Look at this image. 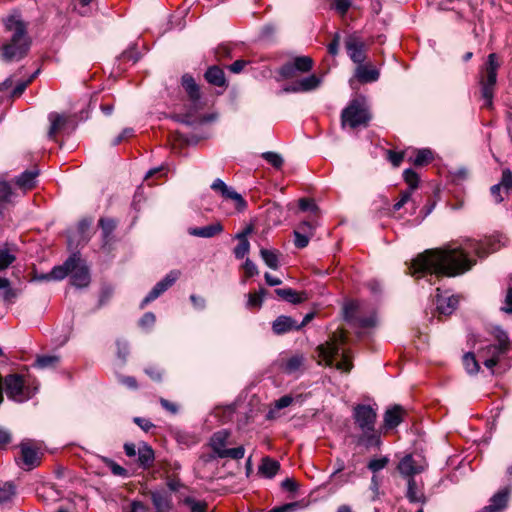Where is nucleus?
Listing matches in <instances>:
<instances>
[{
    "instance_id": "nucleus-1",
    "label": "nucleus",
    "mask_w": 512,
    "mask_h": 512,
    "mask_svg": "<svg viewBox=\"0 0 512 512\" xmlns=\"http://www.w3.org/2000/svg\"><path fill=\"white\" fill-rule=\"evenodd\" d=\"M473 251L478 257H486L496 250L491 240H469L465 247L428 249L412 260L410 269L413 275H435L437 277H455L469 271L475 260L468 257V251Z\"/></svg>"
},
{
    "instance_id": "nucleus-2",
    "label": "nucleus",
    "mask_w": 512,
    "mask_h": 512,
    "mask_svg": "<svg viewBox=\"0 0 512 512\" xmlns=\"http://www.w3.org/2000/svg\"><path fill=\"white\" fill-rule=\"evenodd\" d=\"M4 26L12 35L0 48L1 59L6 63L18 62L28 55L32 44L28 35V24L20 17L12 15L4 21Z\"/></svg>"
},
{
    "instance_id": "nucleus-3",
    "label": "nucleus",
    "mask_w": 512,
    "mask_h": 512,
    "mask_svg": "<svg viewBox=\"0 0 512 512\" xmlns=\"http://www.w3.org/2000/svg\"><path fill=\"white\" fill-rule=\"evenodd\" d=\"M352 417L357 428L362 432L359 442L369 447H379L380 434L376 431L377 411L368 404H357L352 411Z\"/></svg>"
},
{
    "instance_id": "nucleus-4",
    "label": "nucleus",
    "mask_w": 512,
    "mask_h": 512,
    "mask_svg": "<svg viewBox=\"0 0 512 512\" xmlns=\"http://www.w3.org/2000/svg\"><path fill=\"white\" fill-rule=\"evenodd\" d=\"M500 68L498 56L491 53L487 56L485 64L480 69L479 84L481 86V95L485 101L484 106L491 108L493 105L494 91L497 83V72Z\"/></svg>"
},
{
    "instance_id": "nucleus-5",
    "label": "nucleus",
    "mask_w": 512,
    "mask_h": 512,
    "mask_svg": "<svg viewBox=\"0 0 512 512\" xmlns=\"http://www.w3.org/2000/svg\"><path fill=\"white\" fill-rule=\"evenodd\" d=\"M371 113L363 100L354 99L341 113L342 126L348 125L355 129L358 127H367L371 120Z\"/></svg>"
},
{
    "instance_id": "nucleus-6",
    "label": "nucleus",
    "mask_w": 512,
    "mask_h": 512,
    "mask_svg": "<svg viewBox=\"0 0 512 512\" xmlns=\"http://www.w3.org/2000/svg\"><path fill=\"white\" fill-rule=\"evenodd\" d=\"M313 68V59L309 56H298L293 60L284 63L278 70L277 81L289 80L299 73H307Z\"/></svg>"
},
{
    "instance_id": "nucleus-7",
    "label": "nucleus",
    "mask_w": 512,
    "mask_h": 512,
    "mask_svg": "<svg viewBox=\"0 0 512 512\" xmlns=\"http://www.w3.org/2000/svg\"><path fill=\"white\" fill-rule=\"evenodd\" d=\"M5 391L8 398L18 402H23L31 397L23 376L18 374H11L5 378Z\"/></svg>"
},
{
    "instance_id": "nucleus-8",
    "label": "nucleus",
    "mask_w": 512,
    "mask_h": 512,
    "mask_svg": "<svg viewBox=\"0 0 512 512\" xmlns=\"http://www.w3.org/2000/svg\"><path fill=\"white\" fill-rule=\"evenodd\" d=\"M211 189L219 193L225 200H231L235 204L238 212H243L247 208V201L243 196L237 193L232 187H229L223 180L217 178L211 184Z\"/></svg>"
},
{
    "instance_id": "nucleus-9",
    "label": "nucleus",
    "mask_w": 512,
    "mask_h": 512,
    "mask_svg": "<svg viewBox=\"0 0 512 512\" xmlns=\"http://www.w3.org/2000/svg\"><path fill=\"white\" fill-rule=\"evenodd\" d=\"M345 342L343 333L333 334L325 344L318 346L319 356L326 362L328 366H332L335 357L339 354L340 345Z\"/></svg>"
},
{
    "instance_id": "nucleus-10",
    "label": "nucleus",
    "mask_w": 512,
    "mask_h": 512,
    "mask_svg": "<svg viewBox=\"0 0 512 512\" xmlns=\"http://www.w3.org/2000/svg\"><path fill=\"white\" fill-rule=\"evenodd\" d=\"M179 276H180V271H178V270L170 271L161 281H159L155 284V286L151 289V291L142 300L140 307L144 308L147 304L156 300L159 296H161L166 290H168L177 281Z\"/></svg>"
},
{
    "instance_id": "nucleus-11",
    "label": "nucleus",
    "mask_w": 512,
    "mask_h": 512,
    "mask_svg": "<svg viewBox=\"0 0 512 512\" xmlns=\"http://www.w3.org/2000/svg\"><path fill=\"white\" fill-rule=\"evenodd\" d=\"M17 464L23 470L30 471L38 467L41 463V453L31 447L28 443L20 444V457L17 458Z\"/></svg>"
},
{
    "instance_id": "nucleus-12",
    "label": "nucleus",
    "mask_w": 512,
    "mask_h": 512,
    "mask_svg": "<svg viewBox=\"0 0 512 512\" xmlns=\"http://www.w3.org/2000/svg\"><path fill=\"white\" fill-rule=\"evenodd\" d=\"M119 221L113 217H100L98 227L101 230V248L110 250L111 245L115 241L114 232L118 227Z\"/></svg>"
},
{
    "instance_id": "nucleus-13",
    "label": "nucleus",
    "mask_w": 512,
    "mask_h": 512,
    "mask_svg": "<svg viewBox=\"0 0 512 512\" xmlns=\"http://www.w3.org/2000/svg\"><path fill=\"white\" fill-rule=\"evenodd\" d=\"M424 460H416L412 454L405 455L398 463L397 470L404 478H414L415 475L422 473L426 469Z\"/></svg>"
},
{
    "instance_id": "nucleus-14",
    "label": "nucleus",
    "mask_w": 512,
    "mask_h": 512,
    "mask_svg": "<svg viewBox=\"0 0 512 512\" xmlns=\"http://www.w3.org/2000/svg\"><path fill=\"white\" fill-rule=\"evenodd\" d=\"M508 351L495 344H489L478 351L479 357L483 360L485 367L493 371V368L500 362L502 356ZM494 372H492L493 374Z\"/></svg>"
},
{
    "instance_id": "nucleus-15",
    "label": "nucleus",
    "mask_w": 512,
    "mask_h": 512,
    "mask_svg": "<svg viewBox=\"0 0 512 512\" xmlns=\"http://www.w3.org/2000/svg\"><path fill=\"white\" fill-rule=\"evenodd\" d=\"M345 48L350 59L358 65L363 64L366 59L365 44L356 35H349L345 40Z\"/></svg>"
},
{
    "instance_id": "nucleus-16",
    "label": "nucleus",
    "mask_w": 512,
    "mask_h": 512,
    "mask_svg": "<svg viewBox=\"0 0 512 512\" xmlns=\"http://www.w3.org/2000/svg\"><path fill=\"white\" fill-rule=\"evenodd\" d=\"M506 192L512 189V171L509 168L502 170V176L499 183L491 186L490 193L496 203H501L504 198L501 195V190Z\"/></svg>"
},
{
    "instance_id": "nucleus-17",
    "label": "nucleus",
    "mask_w": 512,
    "mask_h": 512,
    "mask_svg": "<svg viewBox=\"0 0 512 512\" xmlns=\"http://www.w3.org/2000/svg\"><path fill=\"white\" fill-rule=\"evenodd\" d=\"M70 282L77 288H84L90 284L91 278L89 269L86 265L80 262L76 264V267L70 271Z\"/></svg>"
},
{
    "instance_id": "nucleus-18",
    "label": "nucleus",
    "mask_w": 512,
    "mask_h": 512,
    "mask_svg": "<svg viewBox=\"0 0 512 512\" xmlns=\"http://www.w3.org/2000/svg\"><path fill=\"white\" fill-rule=\"evenodd\" d=\"M404 415L405 410L400 405L387 409L383 417L384 428L387 430L396 428L403 421Z\"/></svg>"
},
{
    "instance_id": "nucleus-19",
    "label": "nucleus",
    "mask_w": 512,
    "mask_h": 512,
    "mask_svg": "<svg viewBox=\"0 0 512 512\" xmlns=\"http://www.w3.org/2000/svg\"><path fill=\"white\" fill-rule=\"evenodd\" d=\"M40 171L37 167L30 170H25L15 178V184L24 192L30 191L36 187L37 177Z\"/></svg>"
},
{
    "instance_id": "nucleus-20",
    "label": "nucleus",
    "mask_w": 512,
    "mask_h": 512,
    "mask_svg": "<svg viewBox=\"0 0 512 512\" xmlns=\"http://www.w3.org/2000/svg\"><path fill=\"white\" fill-rule=\"evenodd\" d=\"M272 330L276 335H283L291 331L300 330V326L292 317L281 315L273 321Z\"/></svg>"
},
{
    "instance_id": "nucleus-21",
    "label": "nucleus",
    "mask_w": 512,
    "mask_h": 512,
    "mask_svg": "<svg viewBox=\"0 0 512 512\" xmlns=\"http://www.w3.org/2000/svg\"><path fill=\"white\" fill-rule=\"evenodd\" d=\"M435 155L430 148L413 149L407 160L415 167H424L432 163Z\"/></svg>"
},
{
    "instance_id": "nucleus-22",
    "label": "nucleus",
    "mask_w": 512,
    "mask_h": 512,
    "mask_svg": "<svg viewBox=\"0 0 512 512\" xmlns=\"http://www.w3.org/2000/svg\"><path fill=\"white\" fill-rule=\"evenodd\" d=\"M79 262L80 257L77 254H73L62 265L55 266L49 272V276L52 277V280H62L76 267V264Z\"/></svg>"
},
{
    "instance_id": "nucleus-23",
    "label": "nucleus",
    "mask_w": 512,
    "mask_h": 512,
    "mask_svg": "<svg viewBox=\"0 0 512 512\" xmlns=\"http://www.w3.org/2000/svg\"><path fill=\"white\" fill-rule=\"evenodd\" d=\"M229 437L230 432L226 429L219 430L211 436L209 445L216 457L220 458L222 451L227 449L226 445L228 444Z\"/></svg>"
},
{
    "instance_id": "nucleus-24",
    "label": "nucleus",
    "mask_w": 512,
    "mask_h": 512,
    "mask_svg": "<svg viewBox=\"0 0 512 512\" xmlns=\"http://www.w3.org/2000/svg\"><path fill=\"white\" fill-rule=\"evenodd\" d=\"M379 71L370 64H361L356 67L355 77L360 83H372L379 79Z\"/></svg>"
},
{
    "instance_id": "nucleus-25",
    "label": "nucleus",
    "mask_w": 512,
    "mask_h": 512,
    "mask_svg": "<svg viewBox=\"0 0 512 512\" xmlns=\"http://www.w3.org/2000/svg\"><path fill=\"white\" fill-rule=\"evenodd\" d=\"M274 292L279 298L292 304H300L308 299L307 292H298L292 288H277Z\"/></svg>"
},
{
    "instance_id": "nucleus-26",
    "label": "nucleus",
    "mask_w": 512,
    "mask_h": 512,
    "mask_svg": "<svg viewBox=\"0 0 512 512\" xmlns=\"http://www.w3.org/2000/svg\"><path fill=\"white\" fill-rule=\"evenodd\" d=\"M204 78L209 84L213 86L224 88L228 86L223 69L217 65L208 67V69L204 73Z\"/></svg>"
},
{
    "instance_id": "nucleus-27",
    "label": "nucleus",
    "mask_w": 512,
    "mask_h": 512,
    "mask_svg": "<svg viewBox=\"0 0 512 512\" xmlns=\"http://www.w3.org/2000/svg\"><path fill=\"white\" fill-rule=\"evenodd\" d=\"M223 225L215 222L204 227H194L189 229V234L200 238H212L223 232Z\"/></svg>"
},
{
    "instance_id": "nucleus-28",
    "label": "nucleus",
    "mask_w": 512,
    "mask_h": 512,
    "mask_svg": "<svg viewBox=\"0 0 512 512\" xmlns=\"http://www.w3.org/2000/svg\"><path fill=\"white\" fill-rule=\"evenodd\" d=\"M181 84H182V87L184 88L185 92L187 93L189 99L193 103H196L200 100V98H201L200 87L196 83V81L192 75L184 74L181 78Z\"/></svg>"
},
{
    "instance_id": "nucleus-29",
    "label": "nucleus",
    "mask_w": 512,
    "mask_h": 512,
    "mask_svg": "<svg viewBox=\"0 0 512 512\" xmlns=\"http://www.w3.org/2000/svg\"><path fill=\"white\" fill-rule=\"evenodd\" d=\"M510 488L505 487L502 490L498 491L496 494L492 496L490 499V505L486 507L490 512L498 511L504 509L509 500Z\"/></svg>"
},
{
    "instance_id": "nucleus-30",
    "label": "nucleus",
    "mask_w": 512,
    "mask_h": 512,
    "mask_svg": "<svg viewBox=\"0 0 512 512\" xmlns=\"http://www.w3.org/2000/svg\"><path fill=\"white\" fill-rule=\"evenodd\" d=\"M437 309L440 314L450 315L456 309L459 300L456 296L443 297L440 294L436 295Z\"/></svg>"
},
{
    "instance_id": "nucleus-31",
    "label": "nucleus",
    "mask_w": 512,
    "mask_h": 512,
    "mask_svg": "<svg viewBox=\"0 0 512 512\" xmlns=\"http://www.w3.org/2000/svg\"><path fill=\"white\" fill-rule=\"evenodd\" d=\"M50 128L48 131V137L54 140L57 133L60 132L68 122V118L58 113L49 114Z\"/></svg>"
},
{
    "instance_id": "nucleus-32",
    "label": "nucleus",
    "mask_w": 512,
    "mask_h": 512,
    "mask_svg": "<svg viewBox=\"0 0 512 512\" xmlns=\"http://www.w3.org/2000/svg\"><path fill=\"white\" fill-rule=\"evenodd\" d=\"M137 455H138V463L142 468L147 469L153 465V462L155 459V454H154V450L152 449V447L149 446L148 444L143 443L138 448Z\"/></svg>"
},
{
    "instance_id": "nucleus-33",
    "label": "nucleus",
    "mask_w": 512,
    "mask_h": 512,
    "mask_svg": "<svg viewBox=\"0 0 512 512\" xmlns=\"http://www.w3.org/2000/svg\"><path fill=\"white\" fill-rule=\"evenodd\" d=\"M16 249L5 243L0 246V271L6 270L16 260Z\"/></svg>"
},
{
    "instance_id": "nucleus-34",
    "label": "nucleus",
    "mask_w": 512,
    "mask_h": 512,
    "mask_svg": "<svg viewBox=\"0 0 512 512\" xmlns=\"http://www.w3.org/2000/svg\"><path fill=\"white\" fill-rule=\"evenodd\" d=\"M151 500L155 512H170L172 505L170 498L163 492H152Z\"/></svg>"
},
{
    "instance_id": "nucleus-35",
    "label": "nucleus",
    "mask_w": 512,
    "mask_h": 512,
    "mask_svg": "<svg viewBox=\"0 0 512 512\" xmlns=\"http://www.w3.org/2000/svg\"><path fill=\"white\" fill-rule=\"evenodd\" d=\"M280 464L278 461L264 457L259 466V473L266 478H273L279 471Z\"/></svg>"
},
{
    "instance_id": "nucleus-36",
    "label": "nucleus",
    "mask_w": 512,
    "mask_h": 512,
    "mask_svg": "<svg viewBox=\"0 0 512 512\" xmlns=\"http://www.w3.org/2000/svg\"><path fill=\"white\" fill-rule=\"evenodd\" d=\"M260 256H261L262 260L264 261V263L269 268H271L273 270H277L279 268L280 253L278 250H275V249L270 250V249H266V248H261Z\"/></svg>"
},
{
    "instance_id": "nucleus-37",
    "label": "nucleus",
    "mask_w": 512,
    "mask_h": 512,
    "mask_svg": "<svg viewBox=\"0 0 512 512\" xmlns=\"http://www.w3.org/2000/svg\"><path fill=\"white\" fill-rule=\"evenodd\" d=\"M490 334L493 336V338L497 342L496 345H498L499 347L503 348L504 350H506L508 352L510 351L511 341H510V338H509L507 332L502 327L494 326L491 329Z\"/></svg>"
},
{
    "instance_id": "nucleus-38",
    "label": "nucleus",
    "mask_w": 512,
    "mask_h": 512,
    "mask_svg": "<svg viewBox=\"0 0 512 512\" xmlns=\"http://www.w3.org/2000/svg\"><path fill=\"white\" fill-rule=\"evenodd\" d=\"M13 194L14 192L11 184L0 177V214L2 213L5 205L11 202Z\"/></svg>"
},
{
    "instance_id": "nucleus-39",
    "label": "nucleus",
    "mask_w": 512,
    "mask_h": 512,
    "mask_svg": "<svg viewBox=\"0 0 512 512\" xmlns=\"http://www.w3.org/2000/svg\"><path fill=\"white\" fill-rule=\"evenodd\" d=\"M266 294L264 288H260L258 292L248 293L246 307L250 310L260 309L263 304V299Z\"/></svg>"
},
{
    "instance_id": "nucleus-40",
    "label": "nucleus",
    "mask_w": 512,
    "mask_h": 512,
    "mask_svg": "<svg viewBox=\"0 0 512 512\" xmlns=\"http://www.w3.org/2000/svg\"><path fill=\"white\" fill-rule=\"evenodd\" d=\"M406 497L413 503L420 502L423 499V493L418 489L417 483L412 477L407 479Z\"/></svg>"
},
{
    "instance_id": "nucleus-41",
    "label": "nucleus",
    "mask_w": 512,
    "mask_h": 512,
    "mask_svg": "<svg viewBox=\"0 0 512 512\" xmlns=\"http://www.w3.org/2000/svg\"><path fill=\"white\" fill-rule=\"evenodd\" d=\"M320 78L312 74L297 81L300 92H309L315 90L320 85Z\"/></svg>"
},
{
    "instance_id": "nucleus-42",
    "label": "nucleus",
    "mask_w": 512,
    "mask_h": 512,
    "mask_svg": "<svg viewBox=\"0 0 512 512\" xmlns=\"http://www.w3.org/2000/svg\"><path fill=\"white\" fill-rule=\"evenodd\" d=\"M463 365L466 371L471 374H477L480 370V365L473 352H467L463 356Z\"/></svg>"
},
{
    "instance_id": "nucleus-43",
    "label": "nucleus",
    "mask_w": 512,
    "mask_h": 512,
    "mask_svg": "<svg viewBox=\"0 0 512 512\" xmlns=\"http://www.w3.org/2000/svg\"><path fill=\"white\" fill-rule=\"evenodd\" d=\"M15 493L16 487L12 482L0 484V504L11 501Z\"/></svg>"
},
{
    "instance_id": "nucleus-44",
    "label": "nucleus",
    "mask_w": 512,
    "mask_h": 512,
    "mask_svg": "<svg viewBox=\"0 0 512 512\" xmlns=\"http://www.w3.org/2000/svg\"><path fill=\"white\" fill-rule=\"evenodd\" d=\"M403 179L409 187L407 190H411V193H413V191L418 188L420 177L418 173L413 169H405L403 171Z\"/></svg>"
},
{
    "instance_id": "nucleus-45",
    "label": "nucleus",
    "mask_w": 512,
    "mask_h": 512,
    "mask_svg": "<svg viewBox=\"0 0 512 512\" xmlns=\"http://www.w3.org/2000/svg\"><path fill=\"white\" fill-rule=\"evenodd\" d=\"M59 362V357L55 355L39 356L35 361V366L41 369L55 367Z\"/></svg>"
},
{
    "instance_id": "nucleus-46",
    "label": "nucleus",
    "mask_w": 512,
    "mask_h": 512,
    "mask_svg": "<svg viewBox=\"0 0 512 512\" xmlns=\"http://www.w3.org/2000/svg\"><path fill=\"white\" fill-rule=\"evenodd\" d=\"M304 361L303 356L301 355H295L290 357L284 365V370L287 373H293L300 369Z\"/></svg>"
},
{
    "instance_id": "nucleus-47",
    "label": "nucleus",
    "mask_w": 512,
    "mask_h": 512,
    "mask_svg": "<svg viewBox=\"0 0 512 512\" xmlns=\"http://www.w3.org/2000/svg\"><path fill=\"white\" fill-rule=\"evenodd\" d=\"M406 155H407V150L397 152V151L389 149L386 151V158L392 164L393 167H399L401 165V163L403 162Z\"/></svg>"
},
{
    "instance_id": "nucleus-48",
    "label": "nucleus",
    "mask_w": 512,
    "mask_h": 512,
    "mask_svg": "<svg viewBox=\"0 0 512 512\" xmlns=\"http://www.w3.org/2000/svg\"><path fill=\"white\" fill-rule=\"evenodd\" d=\"M262 158L276 169H280L284 164L282 156L276 152H264Z\"/></svg>"
},
{
    "instance_id": "nucleus-49",
    "label": "nucleus",
    "mask_w": 512,
    "mask_h": 512,
    "mask_svg": "<svg viewBox=\"0 0 512 512\" xmlns=\"http://www.w3.org/2000/svg\"><path fill=\"white\" fill-rule=\"evenodd\" d=\"M183 502L189 507L190 512H207L206 502L198 501L191 497H186Z\"/></svg>"
},
{
    "instance_id": "nucleus-50",
    "label": "nucleus",
    "mask_w": 512,
    "mask_h": 512,
    "mask_svg": "<svg viewBox=\"0 0 512 512\" xmlns=\"http://www.w3.org/2000/svg\"><path fill=\"white\" fill-rule=\"evenodd\" d=\"M388 463H389V458L386 456H383L378 459H371L367 464V468L372 473H377L380 470L384 469L388 465Z\"/></svg>"
},
{
    "instance_id": "nucleus-51",
    "label": "nucleus",
    "mask_w": 512,
    "mask_h": 512,
    "mask_svg": "<svg viewBox=\"0 0 512 512\" xmlns=\"http://www.w3.org/2000/svg\"><path fill=\"white\" fill-rule=\"evenodd\" d=\"M294 237H295L294 245L298 249H303V248L307 247V245L309 244V240L312 236H310L306 232H303V231H300L297 229L294 231Z\"/></svg>"
},
{
    "instance_id": "nucleus-52",
    "label": "nucleus",
    "mask_w": 512,
    "mask_h": 512,
    "mask_svg": "<svg viewBox=\"0 0 512 512\" xmlns=\"http://www.w3.org/2000/svg\"><path fill=\"white\" fill-rule=\"evenodd\" d=\"M245 454V449L243 446H239L236 448H229L225 451H222L220 458H231L235 460L242 459Z\"/></svg>"
},
{
    "instance_id": "nucleus-53",
    "label": "nucleus",
    "mask_w": 512,
    "mask_h": 512,
    "mask_svg": "<svg viewBox=\"0 0 512 512\" xmlns=\"http://www.w3.org/2000/svg\"><path fill=\"white\" fill-rule=\"evenodd\" d=\"M298 206L301 211H311L316 214L319 210L318 206L311 198H300L298 201Z\"/></svg>"
},
{
    "instance_id": "nucleus-54",
    "label": "nucleus",
    "mask_w": 512,
    "mask_h": 512,
    "mask_svg": "<svg viewBox=\"0 0 512 512\" xmlns=\"http://www.w3.org/2000/svg\"><path fill=\"white\" fill-rule=\"evenodd\" d=\"M145 374L153 381L160 382L163 377V370L156 365H150L144 369Z\"/></svg>"
},
{
    "instance_id": "nucleus-55",
    "label": "nucleus",
    "mask_w": 512,
    "mask_h": 512,
    "mask_svg": "<svg viewBox=\"0 0 512 512\" xmlns=\"http://www.w3.org/2000/svg\"><path fill=\"white\" fill-rule=\"evenodd\" d=\"M250 250V243L248 240L239 242L233 250L236 259H243Z\"/></svg>"
},
{
    "instance_id": "nucleus-56",
    "label": "nucleus",
    "mask_w": 512,
    "mask_h": 512,
    "mask_svg": "<svg viewBox=\"0 0 512 512\" xmlns=\"http://www.w3.org/2000/svg\"><path fill=\"white\" fill-rule=\"evenodd\" d=\"M244 276L246 278H251L253 276L258 275L259 270L256 264L249 258H247L243 264Z\"/></svg>"
},
{
    "instance_id": "nucleus-57",
    "label": "nucleus",
    "mask_w": 512,
    "mask_h": 512,
    "mask_svg": "<svg viewBox=\"0 0 512 512\" xmlns=\"http://www.w3.org/2000/svg\"><path fill=\"white\" fill-rule=\"evenodd\" d=\"M335 367H336V369L341 370L346 373L351 371L353 364H352V361L347 353L344 352L342 354L341 360L336 363Z\"/></svg>"
},
{
    "instance_id": "nucleus-58",
    "label": "nucleus",
    "mask_w": 512,
    "mask_h": 512,
    "mask_svg": "<svg viewBox=\"0 0 512 512\" xmlns=\"http://www.w3.org/2000/svg\"><path fill=\"white\" fill-rule=\"evenodd\" d=\"M351 7L350 0H335L332 8L335 9L340 15L344 16Z\"/></svg>"
},
{
    "instance_id": "nucleus-59",
    "label": "nucleus",
    "mask_w": 512,
    "mask_h": 512,
    "mask_svg": "<svg viewBox=\"0 0 512 512\" xmlns=\"http://www.w3.org/2000/svg\"><path fill=\"white\" fill-rule=\"evenodd\" d=\"M411 196V190L402 191L399 200L393 205V210L399 211L410 200Z\"/></svg>"
},
{
    "instance_id": "nucleus-60",
    "label": "nucleus",
    "mask_w": 512,
    "mask_h": 512,
    "mask_svg": "<svg viewBox=\"0 0 512 512\" xmlns=\"http://www.w3.org/2000/svg\"><path fill=\"white\" fill-rule=\"evenodd\" d=\"M11 440V433L7 429L0 427V450L6 449Z\"/></svg>"
},
{
    "instance_id": "nucleus-61",
    "label": "nucleus",
    "mask_w": 512,
    "mask_h": 512,
    "mask_svg": "<svg viewBox=\"0 0 512 512\" xmlns=\"http://www.w3.org/2000/svg\"><path fill=\"white\" fill-rule=\"evenodd\" d=\"M340 34L336 32L333 36L332 41L328 44V52L332 56H336L339 51Z\"/></svg>"
},
{
    "instance_id": "nucleus-62",
    "label": "nucleus",
    "mask_w": 512,
    "mask_h": 512,
    "mask_svg": "<svg viewBox=\"0 0 512 512\" xmlns=\"http://www.w3.org/2000/svg\"><path fill=\"white\" fill-rule=\"evenodd\" d=\"M133 422L145 432H148L150 429L155 427L150 420L142 417H135Z\"/></svg>"
},
{
    "instance_id": "nucleus-63",
    "label": "nucleus",
    "mask_w": 512,
    "mask_h": 512,
    "mask_svg": "<svg viewBox=\"0 0 512 512\" xmlns=\"http://www.w3.org/2000/svg\"><path fill=\"white\" fill-rule=\"evenodd\" d=\"M107 465L116 476H126L127 470L112 460H107Z\"/></svg>"
},
{
    "instance_id": "nucleus-64",
    "label": "nucleus",
    "mask_w": 512,
    "mask_h": 512,
    "mask_svg": "<svg viewBox=\"0 0 512 512\" xmlns=\"http://www.w3.org/2000/svg\"><path fill=\"white\" fill-rule=\"evenodd\" d=\"M298 507V503H286L281 506H276L269 510L268 512H294Z\"/></svg>"
}]
</instances>
